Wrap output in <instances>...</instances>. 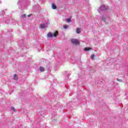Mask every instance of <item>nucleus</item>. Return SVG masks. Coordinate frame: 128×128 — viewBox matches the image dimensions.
<instances>
[{"instance_id":"1","label":"nucleus","mask_w":128,"mask_h":128,"mask_svg":"<svg viewBox=\"0 0 128 128\" xmlns=\"http://www.w3.org/2000/svg\"><path fill=\"white\" fill-rule=\"evenodd\" d=\"M58 32L56 30L54 32V34L51 32H48V38H54H54H56V36H58Z\"/></svg>"},{"instance_id":"2","label":"nucleus","mask_w":128,"mask_h":128,"mask_svg":"<svg viewBox=\"0 0 128 128\" xmlns=\"http://www.w3.org/2000/svg\"><path fill=\"white\" fill-rule=\"evenodd\" d=\"M70 41H71V42L73 44H74L75 46H78L80 44V40H78V39L72 38L71 39Z\"/></svg>"},{"instance_id":"3","label":"nucleus","mask_w":128,"mask_h":128,"mask_svg":"<svg viewBox=\"0 0 128 128\" xmlns=\"http://www.w3.org/2000/svg\"><path fill=\"white\" fill-rule=\"evenodd\" d=\"M76 34H80V32H82V30L80 28H77L76 30Z\"/></svg>"},{"instance_id":"4","label":"nucleus","mask_w":128,"mask_h":128,"mask_svg":"<svg viewBox=\"0 0 128 128\" xmlns=\"http://www.w3.org/2000/svg\"><path fill=\"white\" fill-rule=\"evenodd\" d=\"M92 50V48H84V50H85V52H88V50Z\"/></svg>"},{"instance_id":"5","label":"nucleus","mask_w":128,"mask_h":128,"mask_svg":"<svg viewBox=\"0 0 128 128\" xmlns=\"http://www.w3.org/2000/svg\"><path fill=\"white\" fill-rule=\"evenodd\" d=\"M14 79L15 80H18V76L16 75V74H14Z\"/></svg>"},{"instance_id":"6","label":"nucleus","mask_w":128,"mask_h":128,"mask_svg":"<svg viewBox=\"0 0 128 128\" xmlns=\"http://www.w3.org/2000/svg\"><path fill=\"white\" fill-rule=\"evenodd\" d=\"M40 68V70L41 71V72H44V68L42 66H40L39 68Z\"/></svg>"},{"instance_id":"7","label":"nucleus","mask_w":128,"mask_h":128,"mask_svg":"<svg viewBox=\"0 0 128 128\" xmlns=\"http://www.w3.org/2000/svg\"><path fill=\"white\" fill-rule=\"evenodd\" d=\"M52 8L53 10H56V6L54 4H52Z\"/></svg>"},{"instance_id":"8","label":"nucleus","mask_w":128,"mask_h":128,"mask_svg":"<svg viewBox=\"0 0 128 128\" xmlns=\"http://www.w3.org/2000/svg\"><path fill=\"white\" fill-rule=\"evenodd\" d=\"M66 22H72V20H70V18H66Z\"/></svg>"},{"instance_id":"9","label":"nucleus","mask_w":128,"mask_h":128,"mask_svg":"<svg viewBox=\"0 0 128 128\" xmlns=\"http://www.w3.org/2000/svg\"><path fill=\"white\" fill-rule=\"evenodd\" d=\"M40 28H46V26L44 25V24H41Z\"/></svg>"},{"instance_id":"10","label":"nucleus","mask_w":128,"mask_h":128,"mask_svg":"<svg viewBox=\"0 0 128 128\" xmlns=\"http://www.w3.org/2000/svg\"><path fill=\"white\" fill-rule=\"evenodd\" d=\"M11 110H13V112H16V109L14 107H12Z\"/></svg>"},{"instance_id":"11","label":"nucleus","mask_w":128,"mask_h":128,"mask_svg":"<svg viewBox=\"0 0 128 128\" xmlns=\"http://www.w3.org/2000/svg\"><path fill=\"white\" fill-rule=\"evenodd\" d=\"M95 56H94V54H92V55L91 56V58H92V60H94V58Z\"/></svg>"},{"instance_id":"12","label":"nucleus","mask_w":128,"mask_h":128,"mask_svg":"<svg viewBox=\"0 0 128 128\" xmlns=\"http://www.w3.org/2000/svg\"><path fill=\"white\" fill-rule=\"evenodd\" d=\"M64 28L66 30V28H68V25H65L64 26Z\"/></svg>"},{"instance_id":"13","label":"nucleus","mask_w":128,"mask_h":128,"mask_svg":"<svg viewBox=\"0 0 128 128\" xmlns=\"http://www.w3.org/2000/svg\"><path fill=\"white\" fill-rule=\"evenodd\" d=\"M22 18H26V14H23Z\"/></svg>"},{"instance_id":"14","label":"nucleus","mask_w":128,"mask_h":128,"mask_svg":"<svg viewBox=\"0 0 128 128\" xmlns=\"http://www.w3.org/2000/svg\"><path fill=\"white\" fill-rule=\"evenodd\" d=\"M30 16H32V14H29V15L28 16L30 17Z\"/></svg>"},{"instance_id":"15","label":"nucleus","mask_w":128,"mask_h":128,"mask_svg":"<svg viewBox=\"0 0 128 128\" xmlns=\"http://www.w3.org/2000/svg\"><path fill=\"white\" fill-rule=\"evenodd\" d=\"M104 6H102V7H103V8H104Z\"/></svg>"},{"instance_id":"16","label":"nucleus","mask_w":128,"mask_h":128,"mask_svg":"<svg viewBox=\"0 0 128 128\" xmlns=\"http://www.w3.org/2000/svg\"><path fill=\"white\" fill-rule=\"evenodd\" d=\"M117 80H118V79H117Z\"/></svg>"}]
</instances>
